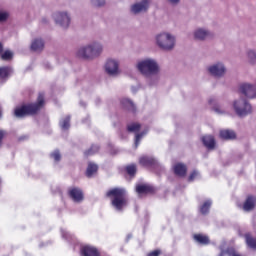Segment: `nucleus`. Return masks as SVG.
I'll use <instances>...</instances> for the list:
<instances>
[{"label":"nucleus","instance_id":"1","mask_svg":"<svg viewBox=\"0 0 256 256\" xmlns=\"http://www.w3.org/2000/svg\"><path fill=\"white\" fill-rule=\"evenodd\" d=\"M136 67L142 75L149 77V85H157L159 81V76H157L159 73V64L157 63V60L153 58L142 59L137 62Z\"/></svg>","mask_w":256,"mask_h":256},{"label":"nucleus","instance_id":"2","mask_svg":"<svg viewBox=\"0 0 256 256\" xmlns=\"http://www.w3.org/2000/svg\"><path fill=\"white\" fill-rule=\"evenodd\" d=\"M111 199L112 206L116 211H123L127 207V192L123 188H113L106 193Z\"/></svg>","mask_w":256,"mask_h":256},{"label":"nucleus","instance_id":"3","mask_svg":"<svg viewBox=\"0 0 256 256\" xmlns=\"http://www.w3.org/2000/svg\"><path fill=\"white\" fill-rule=\"evenodd\" d=\"M155 43L162 51H173L177 44V38L171 33L162 32L155 36Z\"/></svg>","mask_w":256,"mask_h":256},{"label":"nucleus","instance_id":"4","mask_svg":"<svg viewBox=\"0 0 256 256\" xmlns=\"http://www.w3.org/2000/svg\"><path fill=\"white\" fill-rule=\"evenodd\" d=\"M45 105V95L39 94L36 104H28L18 107L14 111L16 117H25V115H35L41 107Z\"/></svg>","mask_w":256,"mask_h":256},{"label":"nucleus","instance_id":"5","mask_svg":"<svg viewBox=\"0 0 256 256\" xmlns=\"http://www.w3.org/2000/svg\"><path fill=\"white\" fill-rule=\"evenodd\" d=\"M232 107L238 117H247L253 113V106L245 98L234 100Z\"/></svg>","mask_w":256,"mask_h":256},{"label":"nucleus","instance_id":"6","mask_svg":"<svg viewBox=\"0 0 256 256\" xmlns=\"http://www.w3.org/2000/svg\"><path fill=\"white\" fill-rule=\"evenodd\" d=\"M52 19L56 25H59V27H62L63 29H67L71 25V14L67 11L54 12Z\"/></svg>","mask_w":256,"mask_h":256},{"label":"nucleus","instance_id":"7","mask_svg":"<svg viewBox=\"0 0 256 256\" xmlns=\"http://www.w3.org/2000/svg\"><path fill=\"white\" fill-rule=\"evenodd\" d=\"M207 72L209 75H211V77H215V79H221L225 77V74L227 73V67H225L223 62H215L207 67Z\"/></svg>","mask_w":256,"mask_h":256},{"label":"nucleus","instance_id":"8","mask_svg":"<svg viewBox=\"0 0 256 256\" xmlns=\"http://www.w3.org/2000/svg\"><path fill=\"white\" fill-rule=\"evenodd\" d=\"M119 65H120V62L118 59L109 58L105 64V71L107 75H110L111 77H117V75L121 73V70L119 69Z\"/></svg>","mask_w":256,"mask_h":256},{"label":"nucleus","instance_id":"9","mask_svg":"<svg viewBox=\"0 0 256 256\" xmlns=\"http://www.w3.org/2000/svg\"><path fill=\"white\" fill-rule=\"evenodd\" d=\"M240 93L247 99H256V85L251 83H243L239 87Z\"/></svg>","mask_w":256,"mask_h":256},{"label":"nucleus","instance_id":"10","mask_svg":"<svg viewBox=\"0 0 256 256\" xmlns=\"http://www.w3.org/2000/svg\"><path fill=\"white\" fill-rule=\"evenodd\" d=\"M150 2L149 0H142L141 2H136L130 8V11L133 15H139V13H145L149 9Z\"/></svg>","mask_w":256,"mask_h":256},{"label":"nucleus","instance_id":"11","mask_svg":"<svg viewBox=\"0 0 256 256\" xmlns=\"http://www.w3.org/2000/svg\"><path fill=\"white\" fill-rule=\"evenodd\" d=\"M78 57H81V59H93V52L91 48V43L87 44L86 46H82L77 51Z\"/></svg>","mask_w":256,"mask_h":256},{"label":"nucleus","instance_id":"12","mask_svg":"<svg viewBox=\"0 0 256 256\" xmlns=\"http://www.w3.org/2000/svg\"><path fill=\"white\" fill-rule=\"evenodd\" d=\"M209 37H213V34L206 28H198L194 31V39L198 41H205V39H209Z\"/></svg>","mask_w":256,"mask_h":256},{"label":"nucleus","instance_id":"13","mask_svg":"<svg viewBox=\"0 0 256 256\" xmlns=\"http://www.w3.org/2000/svg\"><path fill=\"white\" fill-rule=\"evenodd\" d=\"M208 103L211 105L213 111H215L217 115H225V113H227V107H225L223 104H218L215 98H210Z\"/></svg>","mask_w":256,"mask_h":256},{"label":"nucleus","instance_id":"14","mask_svg":"<svg viewBox=\"0 0 256 256\" xmlns=\"http://www.w3.org/2000/svg\"><path fill=\"white\" fill-rule=\"evenodd\" d=\"M69 195L75 203H81L83 200V191H81L79 188H72L69 191Z\"/></svg>","mask_w":256,"mask_h":256},{"label":"nucleus","instance_id":"15","mask_svg":"<svg viewBox=\"0 0 256 256\" xmlns=\"http://www.w3.org/2000/svg\"><path fill=\"white\" fill-rule=\"evenodd\" d=\"M45 48V41L41 38H35L31 43V50L39 53Z\"/></svg>","mask_w":256,"mask_h":256},{"label":"nucleus","instance_id":"16","mask_svg":"<svg viewBox=\"0 0 256 256\" xmlns=\"http://www.w3.org/2000/svg\"><path fill=\"white\" fill-rule=\"evenodd\" d=\"M154 189L149 184L136 185V192L138 195H147V193H153Z\"/></svg>","mask_w":256,"mask_h":256},{"label":"nucleus","instance_id":"17","mask_svg":"<svg viewBox=\"0 0 256 256\" xmlns=\"http://www.w3.org/2000/svg\"><path fill=\"white\" fill-rule=\"evenodd\" d=\"M93 57H99L103 53V44L101 42L94 41L90 43Z\"/></svg>","mask_w":256,"mask_h":256},{"label":"nucleus","instance_id":"18","mask_svg":"<svg viewBox=\"0 0 256 256\" xmlns=\"http://www.w3.org/2000/svg\"><path fill=\"white\" fill-rule=\"evenodd\" d=\"M81 255L83 256H99V251L93 246H84L81 248Z\"/></svg>","mask_w":256,"mask_h":256},{"label":"nucleus","instance_id":"19","mask_svg":"<svg viewBox=\"0 0 256 256\" xmlns=\"http://www.w3.org/2000/svg\"><path fill=\"white\" fill-rule=\"evenodd\" d=\"M255 205H256V198L253 196H248L243 205V209L244 211H252V209H255Z\"/></svg>","mask_w":256,"mask_h":256},{"label":"nucleus","instance_id":"20","mask_svg":"<svg viewBox=\"0 0 256 256\" xmlns=\"http://www.w3.org/2000/svg\"><path fill=\"white\" fill-rule=\"evenodd\" d=\"M174 173L178 175V177H185V175H187V166L181 163L176 164L174 166Z\"/></svg>","mask_w":256,"mask_h":256},{"label":"nucleus","instance_id":"21","mask_svg":"<svg viewBox=\"0 0 256 256\" xmlns=\"http://www.w3.org/2000/svg\"><path fill=\"white\" fill-rule=\"evenodd\" d=\"M202 142L207 149H215V138L211 135L204 136Z\"/></svg>","mask_w":256,"mask_h":256},{"label":"nucleus","instance_id":"22","mask_svg":"<svg viewBox=\"0 0 256 256\" xmlns=\"http://www.w3.org/2000/svg\"><path fill=\"white\" fill-rule=\"evenodd\" d=\"M139 163L143 167H151L152 165H155V159L152 157L142 156L139 159Z\"/></svg>","mask_w":256,"mask_h":256},{"label":"nucleus","instance_id":"23","mask_svg":"<svg viewBox=\"0 0 256 256\" xmlns=\"http://www.w3.org/2000/svg\"><path fill=\"white\" fill-rule=\"evenodd\" d=\"M71 116H66L60 120V127L63 131H67L71 127Z\"/></svg>","mask_w":256,"mask_h":256},{"label":"nucleus","instance_id":"24","mask_svg":"<svg viewBox=\"0 0 256 256\" xmlns=\"http://www.w3.org/2000/svg\"><path fill=\"white\" fill-rule=\"evenodd\" d=\"M99 169V167L94 164V163H89L87 170H86V176L87 177H93V175H95V173H97V170Z\"/></svg>","mask_w":256,"mask_h":256},{"label":"nucleus","instance_id":"25","mask_svg":"<svg viewBox=\"0 0 256 256\" xmlns=\"http://www.w3.org/2000/svg\"><path fill=\"white\" fill-rule=\"evenodd\" d=\"M211 205H213V201L206 200L203 205L200 206V212L202 215H207L209 213V209H211Z\"/></svg>","mask_w":256,"mask_h":256},{"label":"nucleus","instance_id":"26","mask_svg":"<svg viewBox=\"0 0 256 256\" xmlns=\"http://www.w3.org/2000/svg\"><path fill=\"white\" fill-rule=\"evenodd\" d=\"M220 137L221 139H235V132L232 130H221Z\"/></svg>","mask_w":256,"mask_h":256},{"label":"nucleus","instance_id":"27","mask_svg":"<svg viewBox=\"0 0 256 256\" xmlns=\"http://www.w3.org/2000/svg\"><path fill=\"white\" fill-rule=\"evenodd\" d=\"M121 103H122L123 107L128 109V111L135 112V104H133V102L131 100L124 98V99H122Z\"/></svg>","mask_w":256,"mask_h":256},{"label":"nucleus","instance_id":"28","mask_svg":"<svg viewBox=\"0 0 256 256\" xmlns=\"http://www.w3.org/2000/svg\"><path fill=\"white\" fill-rule=\"evenodd\" d=\"M194 239L197 243H201L202 245H207V243H209V237L205 235L196 234L194 235Z\"/></svg>","mask_w":256,"mask_h":256},{"label":"nucleus","instance_id":"29","mask_svg":"<svg viewBox=\"0 0 256 256\" xmlns=\"http://www.w3.org/2000/svg\"><path fill=\"white\" fill-rule=\"evenodd\" d=\"M9 75H11V68L9 67L0 68V79H7Z\"/></svg>","mask_w":256,"mask_h":256},{"label":"nucleus","instance_id":"30","mask_svg":"<svg viewBox=\"0 0 256 256\" xmlns=\"http://www.w3.org/2000/svg\"><path fill=\"white\" fill-rule=\"evenodd\" d=\"M246 243L251 249H256V238H252L251 235L246 234Z\"/></svg>","mask_w":256,"mask_h":256},{"label":"nucleus","instance_id":"31","mask_svg":"<svg viewBox=\"0 0 256 256\" xmlns=\"http://www.w3.org/2000/svg\"><path fill=\"white\" fill-rule=\"evenodd\" d=\"M127 129L128 131H130V133H137L139 129H141V124H138V123L129 124Z\"/></svg>","mask_w":256,"mask_h":256},{"label":"nucleus","instance_id":"32","mask_svg":"<svg viewBox=\"0 0 256 256\" xmlns=\"http://www.w3.org/2000/svg\"><path fill=\"white\" fill-rule=\"evenodd\" d=\"M247 57H248V61L250 63H256V51L255 50H248Z\"/></svg>","mask_w":256,"mask_h":256},{"label":"nucleus","instance_id":"33","mask_svg":"<svg viewBox=\"0 0 256 256\" xmlns=\"http://www.w3.org/2000/svg\"><path fill=\"white\" fill-rule=\"evenodd\" d=\"M197 179H201V174L199 173V171L197 170H194L189 178H188V181H197Z\"/></svg>","mask_w":256,"mask_h":256},{"label":"nucleus","instance_id":"34","mask_svg":"<svg viewBox=\"0 0 256 256\" xmlns=\"http://www.w3.org/2000/svg\"><path fill=\"white\" fill-rule=\"evenodd\" d=\"M126 171L128 173V175H135V173H137V166L135 164H131L129 166L126 167Z\"/></svg>","mask_w":256,"mask_h":256},{"label":"nucleus","instance_id":"35","mask_svg":"<svg viewBox=\"0 0 256 256\" xmlns=\"http://www.w3.org/2000/svg\"><path fill=\"white\" fill-rule=\"evenodd\" d=\"M13 58V52L7 50L5 51L2 55H1V59H3V61H9V59Z\"/></svg>","mask_w":256,"mask_h":256},{"label":"nucleus","instance_id":"36","mask_svg":"<svg viewBox=\"0 0 256 256\" xmlns=\"http://www.w3.org/2000/svg\"><path fill=\"white\" fill-rule=\"evenodd\" d=\"M99 151V146L93 145L88 151L85 152V155L88 157L89 155H95Z\"/></svg>","mask_w":256,"mask_h":256},{"label":"nucleus","instance_id":"37","mask_svg":"<svg viewBox=\"0 0 256 256\" xmlns=\"http://www.w3.org/2000/svg\"><path fill=\"white\" fill-rule=\"evenodd\" d=\"M9 19V12L0 10V23L7 21Z\"/></svg>","mask_w":256,"mask_h":256},{"label":"nucleus","instance_id":"38","mask_svg":"<svg viewBox=\"0 0 256 256\" xmlns=\"http://www.w3.org/2000/svg\"><path fill=\"white\" fill-rule=\"evenodd\" d=\"M91 5H93V7H103L105 0H91Z\"/></svg>","mask_w":256,"mask_h":256},{"label":"nucleus","instance_id":"39","mask_svg":"<svg viewBox=\"0 0 256 256\" xmlns=\"http://www.w3.org/2000/svg\"><path fill=\"white\" fill-rule=\"evenodd\" d=\"M51 157L52 159H54V161L58 162L61 161V153H59L58 150H55L54 152L51 153Z\"/></svg>","mask_w":256,"mask_h":256},{"label":"nucleus","instance_id":"40","mask_svg":"<svg viewBox=\"0 0 256 256\" xmlns=\"http://www.w3.org/2000/svg\"><path fill=\"white\" fill-rule=\"evenodd\" d=\"M147 132H142L140 134H136V138H135V147H139V143L141 142V138L146 135Z\"/></svg>","mask_w":256,"mask_h":256},{"label":"nucleus","instance_id":"41","mask_svg":"<svg viewBox=\"0 0 256 256\" xmlns=\"http://www.w3.org/2000/svg\"><path fill=\"white\" fill-rule=\"evenodd\" d=\"M5 135H6L5 131L0 130V146H1V143H3V137H5Z\"/></svg>","mask_w":256,"mask_h":256},{"label":"nucleus","instance_id":"42","mask_svg":"<svg viewBox=\"0 0 256 256\" xmlns=\"http://www.w3.org/2000/svg\"><path fill=\"white\" fill-rule=\"evenodd\" d=\"M160 254H161V251L156 250V251H153L150 254H148V256H159Z\"/></svg>","mask_w":256,"mask_h":256},{"label":"nucleus","instance_id":"43","mask_svg":"<svg viewBox=\"0 0 256 256\" xmlns=\"http://www.w3.org/2000/svg\"><path fill=\"white\" fill-rule=\"evenodd\" d=\"M168 1V3H171V5H177V4H179V1H181V0H167Z\"/></svg>","mask_w":256,"mask_h":256},{"label":"nucleus","instance_id":"44","mask_svg":"<svg viewBox=\"0 0 256 256\" xmlns=\"http://www.w3.org/2000/svg\"><path fill=\"white\" fill-rule=\"evenodd\" d=\"M62 237H64V239H69V233L65 232V230H62Z\"/></svg>","mask_w":256,"mask_h":256},{"label":"nucleus","instance_id":"45","mask_svg":"<svg viewBox=\"0 0 256 256\" xmlns=\"http://www.w3.org/2000/svg\"><path fill=\"white\" fill-rule=\"evenodd\" d=\"M2 52H3V44L0 43V53H2Z\"/></svg>","mask_w":256,"mask_h":256},{"label":"nucleus","instance_id":"46","mask_svg":"<svg viewBox=\"0 0 256 256\" xmlns=\"http://www.w3.org/2000/svg\"><path fill=\"white\" fill-rule=\"evenodd\" d=\"M3 117V110L0 108V119Z\"/></svg>","mask_w":256,"mask_h":256},{"label":"nucleus","instance_id":"47","mask_svg":"<svg viewBox=\"0 0 256 256\" xmlns=\"http://www.w3.org/2000/svg\"><path fill=\"white\" fill-rule=\"evenodd\" d=\"M0 184H1V179H0Z\"/></svg>","mask_w":256,"mask_h":256}]
</instances>
